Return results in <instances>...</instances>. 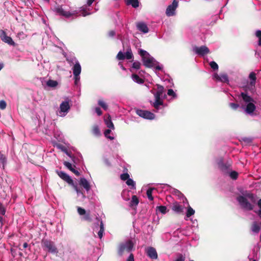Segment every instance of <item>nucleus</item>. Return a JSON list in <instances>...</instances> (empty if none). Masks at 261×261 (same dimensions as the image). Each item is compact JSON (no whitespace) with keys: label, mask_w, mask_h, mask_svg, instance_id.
<instances>
[{"label":"nucleus","mask_w":261,"mask_h":261,"mask_svg":"<svg viewBox=\"0 0 261 261\" xmlns=\"http://www.w3.org/2000/svg\"><path fill=\"white\" fill-rule=\"evenodd\" d=\"M255 36L258 39V44L259 46H261V31L257 30L255 32Z\"/></svg>","instance_id":"obj_42"},{"label":"nucleus","mask_w":261,"mask_h":261,"mask_svg":"<svg viewBox=\"0 0 261 261\" xmlns=\"http://www.w3.org/2000/svg\"><path fill=\"white\" fill-rule=\"evenodd\" d=\"M250 229L253 234H257L260 229L259 224L256 221H254L251 225Z\"/></svg>","instance_id":"obj_26"},{"label":"nucleus","mask_w":261,"mask_h":261,"mask_svg":"<svg viewBox=\"0 0 261 261\" xmlns=\"http://www.w3.org/2000/svg\"><path fill=\"white\" fill-rule=\"evenodd\" d=\"M105 124H106L107 126L109 128H110L112 129H114V128H115L113 122H112V120L111 119L110 116H109L108 117V118L105 119Z\"/></svg>","instance_id":"obj_28"},{"label":"nucleus","mask_w":261,"mask_h":261,"mask_svg":"<svg viewBox=\"0 0 261 261\" xmlns=\"http://www.w3.org/2000/svg\"><path fill=\"white\" fill-rule=\"evenodd\" d=\"M151 105L155 109L154 111L155 112H158V111L163 107L164 102L163 100L161 99H155L154 101L151 102Z\"/></svg>","instance_id":"obj_21"},{"label":"nucleus","mask_w":261,"mask_h":261,"mask_svg":"<svg viewBox=\"0 0 261 261\" xmlns=\"http://www.w3.org/2000/svg\"><path fill=\"white\" fill-rule=\"evenodd\" d=\"M184 206L180 205L178 202L173 203L172 210L177 214H180L183 212Z\"/></svg>","instance_id":"obj_23"},{"label":"nucleus","mask_w":261,"mask_h":261,"mask_svg":"<svg viewBox=\"0 0 261 261\" xmlns=\"http://www.w3.org/2000/svg\"><path fill=\"white\" fill-rule=\"evenodd\" d=\"M141 63L139 62H134L132 65V68L136 69H139L140 68Z\"/></svg>","instance_id":"obj_49"},{"label":"nucleus","mask_w":261,"mask_h":261,"mask_svg":"<svg viewBox=\"0 0 261 261\" xmlns=\"http://www.w3.org/2000/svg\"><path fill=\"white\" fill-rule=\"evenodd\" d=\"M72 172L73 173H74L76 176H79L80 175V172L75 170V169H73V170L72 171Z\"/></svg>","instance_id":"obj_59"},{"label":"nucleus","mask_w":261,"mask_h":261,"mask_svg":"<svg viewBox=\"0 0 261 261\" xmlns=\"http://www.w3.org/2000/svg\"><path fill=\"white\" fill-rule=\"evenodd\" d=\"M132 79L134 82L137 83L139 84H143V83H144V82L143 79L140 78L139 76V75H138L136 74H133L132 75Z\"/></svg>","instance_id":"obj_27"},{"label":"nucleus","mask_w":261,"mask_h":261,"mask_svg":"<svg viewBox=\"0 0 261 261\" xmlns=\"http://www.w3.org/2000/svg\"><path fill=\"white\" fill-rule=\"evenodd\" d=\"M134 243L132 240H127L125 242L122 243L119 247V254L122 255L124 251L130 252L134 247Z\"/></svg>","instance_id":"obj_9"},{"label":"nucleus","mask_w":261,"mask_h":261,"mask_svg":"<svg viewBox=\"0 0 261 261\" xmlns=\"http://www.w3.org/2000/svg\"><path fill=\"white\" fill-rule=\"evenodd\" d=\"M139 54L142 57L143 64L145 67L149 68L154 67L157 70H161L163 68V66L160 65L159 62L146 50L140 49L139 50Z\"/></svg>","instance_id":"obj_2"},{"label":"nucleus","mask_w":261,"mask_h":261,"mask_svg":"<svg viewBox=\"0 0 261 261\" xmlns=\"http://www.w3.org/2000/svg\"><path fill=\"white\" fill-rule=\"evenodd\" d=\"M0 38L3 42L9 45L13 46L15 45V42L10 37L7 36L6 32L4 30H0Z\"/></svg>","instance_id":"obj_15"},{"label":"nucleus","mask_w":261,"mask_h":261,"mask_svg":"<svg viewBox=\"0 0 261 261\" xmlns=\"http://www.w3.org/2000/svg\"><path fill=\"white\" fill-rule=\"evenodd\" d=\"M119 65L120 66V67L121 68V69L123 70H125V68L123 66V65L120 64V63H119Z\"/></svg>","instance_id":"obj_64"},{"label":"nucleus","mask_w":261,"mask_h":261,"mask_svg":"<svg viewBox=\"0 0 261 261\" xmlns=\"http://www.w3.org/2000/svg\"><path fill=\"white\" fill-rule=\"evenodd\" d=\"M46 85L50 88H55L58 85V83L57 81H54L52 80H48L46 83Z\"/></svg>","instance_id":"obj_30"},{"label":"nucleus","mask_w":261,"mask_h":261,"mask_svg":"<svg viewBox=\"0 0 261 261\" xmlns=\"http://www.w3.org/2000/svg\"><path fill=\"white\" fill-rule=\"evenodd\" d=\"M136 113L139 116L146 119L152 120L155 118V115L148 111L139 110H136Z\"/></svg>","instance_id":"obj_13"},{"label":"nucleus","mask_w":261,"mask_h":261,"mask_svg":"<svg viewBox=\"0 0 261 261\" xmlns=\"http://www.w3.org/2000/svg\"><path fill=\"white\" fill-rule=\"evenodd\" d=\"M167 208L166 206L161 205L156 206V212L157 213L159 212L162 214H165L167 212Z\"/></svg>","instance_id":"obj_29"},{"label":"nucleus","mask_w":261,"mask_h":261,"mask_svg":"<svg viewBox=\"0 0 261 261\" xmlns=\"http://www.w3.org/2000/svg\"><path fill=\"white\" fill-rule=\"evenodd\" d=\"M260 246V245L257 243L255 246L253 250V255H250L248 257L250 260L253 259L252 261H257L258 258L259 256V249Z\"/></svg>","instance_id":"obj_16"},{"label":"nucleus","mask_w":261,"mask_h":261,"mask_svg":"<svg viewBox=\"0 0 261 261\" xmlns=\"http://www.w3.org/2000/svg\"><path fill=\"white\" fill-rule=\"evenodd\" d=\"M249 77L250 80V82L248 85V88L250 91L253 92L254 91L255 85L256 82V74L254 72H252L249 74Z\"/></svg>","instance_id":"obj_18"},{"label":"nucleus","mask_w":261,"mask_h":261,"mask_svg":"<svg viewBox=\"0 0 261 261\" xmlns=\"http://www.w3.org/2000/svg\"><path fill=\"white\" fill-rule=\"evenodd\" d=\"M210 66L213 70H218V65L215 61H212L210 63Z\"/></svg>","instance_id":"obj_45"},{"label":"nucleus","mask_w":261,"mask_h":261,"mask_svg":"<svg viewBox=\"0 0 261 261\" xmlns=\"http://www.w3.org/2000/svg\"><path fill=\"white\" fill-rule=\"evenodd\" d=\"M7 106V103L5 101L2 100L0 101V109L4 110Z\"/></svg>","instance_id":"obj_51"},{"label":"nucleus","mask_w":261,"mask_h":261,"mask_svg":"<svg viewBox=\"0 0 261 261\" xmlns=\"http://www.w3.org/2000/svg\"><path fill=\"white\" fill-rule=\"evenodd\" d=\"M124 55L125 58L128 60H130L133 58V55L130 49H127Z\"/></svg>","instance_id":"obj_39"},{"label":"nucleus","mask_w":261,"mask_h":261,"mask_svg":"<svg viewBox=\"0 0 261 261\" xmlns=\"http://www.w3.org/2000/svg\"><path fill=\"white\" fill-rule=\"evenodd\" d=\"M111 132V130L110 128L106 129L104 132V135L107 138L110 139V140H113L114 139V137L109 135Z\"/></svg>","instance_id":"obj_35"},{"label":"nucleus","mask_w":261,"mask_h":261,"mask_svg":"<svg viewBox=\"0 0 261 261\" xmlns=\"http://www.w3.org/2000/svg\"><path fill=\"white\" fill-rule=\"evenodd\" d=\"M2 159L3 160V163L4 164L6 162V159L5 158H3V156H2Z\"/></svg>","instance_id":"obj_63"},{"label":"nucleus","mask_w":261,"mask_h":261,"mask_svg":"<svg viewBox=\"0 0 261 261\" xmlns=\"http://www.w3.org/2000/svg\"><path fill=\"white\" fill-rule=\"evenodd\" d=\"M120 178L122 180H127L129 178V175L127 173H123L121 175Z\"/></svg>","instance_id":"obj_48"},{"label":"nucleus","mask_w":261,"mask_h":261,"mask_svg":"<svg viewBox=\"0 0 261 261\" xmlns=\"http://www.w3.org/2000/svg\"><path fill=\"white\" fill-rule=\"evenodd\" d=\"M69 62H73L74 65L72 68L73 74V79L74 80V84L75 85H78L80 81V74L81 73V66L79 62L75 58H72L71 60L67 59Z\"/></svg>","instance_id":"obj_5"},{"label":"nucleus","mask_w":261,"mask_h":261,"mask_svg":"<svg viewBox=\"0 0 261 261\" xmlns=\"http://www.w3.org/2000/svg\"><path fill=\"white\" fill-rule=\"evenodd\" d=\"M95 0H87L86 4L80 7L79 10L74 9L65 5L58 6L55 8V11L59 15L65 17L66 18L74 19L78 16L80 12H82L81 15L86 16L92 14L88 12L90 11V7Z\"/></svg>","instance_id":"obj_1"},{"label":"nucleus","mask_w":261,"mask_h":261,"mask_svg":"<svg viewBox=\"0 0 261 261\" xmlns=\"http://www.w3.org/2000/svg\"><path fill=\"white\" fill-rule=\"evenodd\" d=\"M155 190V188H149L146 192V194L147 196V197L149 200L150 201H152L153 200V197L152 195L153 191Z\"/></svg>","instance_id":"obj_31"},{"label":"nucleus","mask_w":261,"mask_h":261,"mask_svg":"<svg viewBox=\"0 0 261 261\" xmlns=\"http://www.w3.org/2000/svg\"><path fill=\"white\" fill-rule=\"evenodd\" d=\"M58 146L59 148H60L62 151H63L65 153L66 151H67V149H66V148L65 146H64L63 145H59Z\"/></svg>","instance_id":"obj_54"},{"label":"nucleus","mask_w":261,"mask_h":261,"mask_svg":"<svg viewBox=\"0 0 261 261\" xmlns=\"http://www.w3.org/2000/svg\"><path fill=\"white\" fill-rule=\"evenodd\" d=\"M128 193V192H127H127L123 191V192H122V197H123V198L125 200H126V201H127V200H129V198H125V197H124V195H125V193Z\"/></svg>","instance_id":"obj_58"},{"label":"nucleus","mask_w":261,"mask_h":261,"mask_svg":"<svg viewBox=\"0 0 261 261\" xmlns=\"http://www.w3.org/2000/svg\"><path fill=\"white\" fill-rule=\"evenodd\" d=\"M216 163L218 168L224 173H227L230 167V164L228 162L224 163L223 159L220 158L216 160Z\"/></svg>","instance_id":"obj_12"},{"label":"nucleus","mask_w":261,"mask_h":261,"mask_svg":"<svg viewBox=\"0 0 261 261\" xmlns=\"http://www.w3.org/2000/svg\"><path fill=\"white\" fill-rule=\"evenodd\" d=\"M92 133L96 136L100 135V132L98 125H94L92 129Z\"/></svg>","instance_id":"obj_34"},{"label":"nucleus","mask_w":261,"mask_h":261,"mask_svg":"<svg viewBox=\"0 0 261 261\" xmlns=\"http://www.w3.org/2000/svg\"><path fill=\"white\" fill-rule=\"evenodd\" d=\"M77 211L79 215L82 217L81 219L83 220L91 222L92 218L90 211H86L84 208L77 206Z\"/></svg>","instance_id":"obj_10"},{"label":"nucleus","mask_w":261,"mask_h":261,"mask_svg":"<svg viewBox=\"0 0 261 261\" xmlns=\"http://www.w3.org/2000/svg\"><path fill=\"white\" fill-rule=\"evenodd\" d=\"M79 184L81 186L88 192L91 189V186L89 182L84 177H81L79 180Z\"/></svg>","instance_id":"obj_20"},{"label":"nucleus","mask_w":261,"mask_h":261,"mask_svg":"<svg viewBox=\"0 0 261 261\" xmlns=\"http://www.w3.org/2000/svg\"><path fill=\"white\" fill-rule=\"evenodd\" d=\"M139 203V200L137 197L135 195H133L132 197L130 204L132 205H137Z\"/></svg>","instance_id":"obj_40"},{"label":"nucleus","mask_w":261,"mask_h":261,"mask_svg":"<svg viewBox=\"0 0 261 261\" xmlns=\"http://www.w3.org/2000/svg\"><path fill=\"white\" fill-rule=\"evenodd\" d=\"M239 97H241L246 104L254 101L253 99L246 92H241Z\"/></svg>","instance_id":"obj_24"},{"label":"nucleus","mask_w":261,"mask_h":261,"mask_svg":"<svg viewBox=\"0 0 261 261\" xmlns=\"http://www.w3.org/2000/svg\"><path fill=\"white\" fill-rule=\"evenodd\" d=\"M178 6V2L173 0L172 3L169 5L166 10V14L167 16H172L175 15V11Z\"/></svg>","instance_id":"obj_11"},{"label":"nucleus","mask_w":261,"mask_h":261,"mask_svg":"<svg viewBox=\"0 0 261 261\" xmlns=\"http://www.w3.org/2000/svg\"><path fill=\"white\" fill-rule=\"evenodd\" d=\"M95 112L97 113L98 116H100L102 114V112L100 109L98 107H97L95 109Z\"/></svg>","instance_id":"obj_53"},{"label":"nucleus","mask_w":261,"mask_h":261,"mask_svg":"<svg viewBox=\"0 0 261 261\" xmlns=\"http://www.w3.org/2000/svg\"><path fill=\"white\" fill-rule=\"evenodd\" d=\"M41 246L44 250L47 251L49 253L52 254H57L58 253V249L55 243L50 240H42Z\"/></svg>","instance_id":"obj_6"},{"label":"nucleus","mask_w":261,"mask_h":261,"mask_svg":"<svg viewBox=\"0 0 261 261\" xmlns=\"http://www.w3.org/2000/svg\"><path fill=\"white\" fill-rule=\"evenodd\" d=\"M193 51L197 55L200 56H203L210 53V50L205 45L200 47L194 46L193 48Z\"/></svg>","instance_id":"obj_14"},{"label":"nucleus","mask_w":261,"mask_h":261,"mask_svg":"<svg viewBox=\"0 0 261 261\" xmlns=\"http://www.w3.org/2000/svg\"><path fill=\"white\" fill-rule=\"evenodd\" d=\"M126 184H127V186H130L131 189H136V183L132 178H129V179H128L126 181Z\"/></svg>","instance_id":"obj_33"},{"label":"nucleus","mask_w":261,"mask_h":261,"mask_svg":"<svg viewBox=\"0 0 261 261\" xmlns=\"http://www.w3.org/2000/svg\"><path fill=\"white\" fill-rule=\"evenodd\" d=\"M195 214V211L190 206L188 207L186 213V217H190Z\"/></svg>","instance_id":"obj_36"},{"label":"nucleus","mask_w":261,"mask_h":261,"mask_svg":"<svg viewBox=\"0 0 261 261\" xmlns=\"http://www.w3.org/2000/svg\"><path fill=\"white\" fill-rule=\"evenodd\" d=\"M220 75H218V74L217 73H215L214 75H213V77L214 79H216L218 81H219L220 80Z\"/></svg>","instance_id":"obj_57"},{"label":"nucleus","mask_w":261,"mask_h":261,"mask_svg":"<svg viewBox=\"0 0 261 261\" xmlns=\"http://www.w3.org/2000/svg\"><path fill=\"white\" fill-rule=\"evenodd\" d=\"M98 103L100 106L104 110H106L108 109V106L106 103L102 100H98Z\"/></svg>","instance_id":"obj_43"},{"label":"nucleus","mask_w":261,"mask_h":261,"mask_svg":"<svg viewBox=\"0 0 261 261\" xmlns=\"http://www.w3.org/2000/svg\"><path fill=\"white\" fill-rule=\"evenodd\" d=\"M253 102H249V103L247 104L246 107H242V108L244 110V112L246 114L250 115H252L253 114V112L256 109V107Z\"/></svg>","instance_id":"obj_17"},{"label":"nucleus","mask_w":261,"mask_h":261,"mask_svg":"<svg viewBox=\"0 0 261 261\" xmlns=\"http://www.w3.org/2000/svg\"><path fill=\"white\" fill-rule=\"evenodd\" d=\"M175 261H185V255L180 253L178 254Z\"/></svg>","instance_id":"obj_44"},{"label":"nucleus","mask_w":261,"mask_h":261,"mask_svg":"<svg viewBox=\"0 0 261 261\" xmlns=\"http://www.w3.org/2000/svg\"><path fill=\"white\" fill-rule=\"evenodd\" d=\"M239 204L242 208L247 211H251L254 208V204L251 203L249 200L252 203L255 202L254 196L253 194L248 193L244 196H239L237 198Z\"/></svg>","instance_id":"obj_3"},{"label":"nucleus","mask_w":261,"mask_h":261,"mask_svg":"<svg viewBox=\"0 0 261 261\" xmlns=\"http://www.w3.org/2000/svg\"><path fill=\"white\" fill-rule=\"evenodd\" d=\"M69 101L70 100L67 98L60 103L59 109L57 112V114L58 116L64 117L68 114L70 109Z\"/></svg>","instance_id":"obj_8"},{"label":"nucleus","mask_w":261,"mask_h":261,"mask_svg":"<svg viewBox=\"0 0 261 261\" xmlns=\"http://www.w3.org/2000/svg\"><path fill=\"white\" fill-rule=\"evenodd\" d=\"M64 165L66 167H67L69 170H70L71 171L73 170L74 169L71 165V163L68 162H64Z\"/></svg>","instance_id":"obj_50"},{"label":"nucleus","mask_w":261,"mask_h":261,"mask_svg":"<svg viewBox=\"0 0 261 261\" xmlns=\"http://www.w3.org/2000/svg\"><path fill=\"white\" fill-rule=\"evenodd\" d=\"M167 94L169 96H172V98L173 99L176 98L177 97L176 93L172 89H169L168 90Z\"/></svg>","instance_id":"obj_38"},{"label":"nucleus","mask_w":261,"mask_h":261,"mask_svg":"<svg viewBox=\"0 0 261 261\" xmlns=\"http://www.w3.org/2000/svg\"><path fill=\"white\" fill-rule=\"evenodd\" d=\"M117 58L119 60H123L125 59V55L122 51H120L117 55Z\"/></svg>","instance_id":"obj_46"},{"label":"nucleus","mask_w":261,"mask_h":261,"mask_svg":"<svg viewBox=\"0 0 261 261\" xmlns=\"http://www.w3.org/2000/svg\"><path fill=\"white\" fill-rule=\"evenodd\" d=\"M255 212L257 214V215L261 217V210H257V211H255Z\"/></svg>","instance_id":"obj_61"},{"label":"nucleus","mask_w":261,"mask_h":261,"mask_svg":"<svg viewBox=\"0 0 261 261\" xmlns=\"http://www.w3.org/2000/svg\"><path fill=\"white\" fill-rule=\"evenodd\" d=\"M57 173L61 179L66 181L68 184L72 185L74 190L76 192L77 197H80L82 200H84L86 198L83 189L79 187L77 185H74L73 184V180L67 174L61 171H57Z\"/></svg>","instance_id":"obj_4"},{"label":"nucleus","mask_w":261,"mask_h":261,"mask_svg":"<svg viewBox=\"0 0 261 261\" xmlns=\"http://www.w3.org/2000/svg\"><path fill=\"white\" fill-rule=\"evenodd\" d=\"M229 105V107L233 110H237L239 107V105L236 103L231 102L230 103Z\"/></svg>","instance_id":"obj_52"},{"label":"nucleus","mask_w":261,"mask_h":261,"mask_svg":"<svg viewBox=\"0 0 261 261\" xmlns=\"http://www.w3.org/2000/svg\"><path fill=\"white\" fill-rule=\"evenodd\" d=\"M229 176L232 179H236L238 176V173L236 171H232L229 172Z\"/></svg>","instance_id":"obj_41"},{"label":"nucleus","mask_w":261,"mask_h":261,"mask_svg":"<svg viewBox=\"0 0 261 261\" xmlns=\"http://www.w3.org/2000/svg\"><path fill=\"white\" fill-rule=\"evenodd\" d=\"M136 27L137 29L144 34L147 33L149 29L147 24L144 22H139L137 23Z\"/></svg>","instance_id":"obj_22"},{"label":"nucleus","mask_w":261,"mask_h":261,"mask_svg":"<svg viewBox=\"0 0 261 261\" xmlns=\"http://www.w3.org/2000/svg\"><path fill=\"white\" fill-rule=\"evenodd\" d=\"M219 81L228 83L229 82L228 76L226 74H220Z\"/></svg>","instance_id":"obj_37"},{"label":"nucleus","mask_w":261,"mask_h":261,"mask_svg":"<svg viewBox=\"0 0 261 261\" xmlns=\"http://www.w3.org/2000/svg\"><path fill=\"white\" fill-rule=\"evenodd\" d=\"M115 35V32L114 31H111L109 32V36L110 37H113Z\"/></svg>","instance_id":"obj_56"},{"label":"nucleus","mask_w":261,"mask_h":261,"mask_svg":"<svg viewBox=\"0 0 261 261\" xmlns=\"http://www.w3.org/2000/svg\"><path fill=\"white\" fill-rule=\"evenodd\" d=\"M127 5H131L134 8H137L139 7L138 0H126Z\"/></svg>","instance_id":"obj_32"},{"label":"nucleus","mask_w":261,"mask_h":261,"mask_svg":"<svg viewBox=\"0 0 261 261\" xmlns=\"http://www.w3.org/2000/svg\"><path fill=\"white\" fill-rule=\"evenodd\" d=\"M257 204L259 208V210H261V199H259L257 201Z\"/></svg>","instance_id":"obj_60"},{"label":"nucleus","mask_w":261,"mask_h":261,"mask_svg":"<svg viewBox=\"0 0 261 261\" xmlns=\"http://www.w3.org/2000/svg\"><path fill=\"white\" fill-rule=\"evenodd\" d=\"M93 233H97L98 237L101 239L105 231L104 224L101 219L96 218V222L94 223L93 227Z\"/></svg>","instance_id":"obj_7"},{"label":"nucleus","mask_w":261,"mask_h":261,"mask_svg":"<svg viewBox=\"0 0 261 261\" xmlns=\"http://www.w3.org/2000/svg\"><path fill=\"white\" fill-rule=\"evenodd\" d=\"M28 243H27V242H25V243H23V247L24 248H27V247H28Z\"/></svg>","instance_id":"obj_62"},{"label":"nucleus","mask_w":261,"mask_h":261,"mask_svg":"<svg viewBox=\"0 0 261 261\" xmlns=\"http://www.w3.org/2000/svg\"><path fill=\"white\" fill-rule=\"evenodd\" d=\"M173 193L180 198L184 197L183 194L178 190L173 189Z\"/></svg>","instance_id":"obj_47"},{"label":"nucleus","mask_w":261,"mask_h":261,"mask_svg":"<svg viewBox=\"0 0 261 261\" xmlns=\"http://www.w3.org/2000/svg\"><path fill=\"white\" fill-rule=\"evenodd\" d=\"M157 88L158 90L155 93H154V96L155 99H161V96L163 95V93L164 92V88L163 86L160 85H157Z\"/></svg>","instance_id":"obj_25"},{"label":"nucleus","mask_w":261,"mask_h":261,"mask_svg":"<svg viewBox=\"0 0 261 261\" xmlns=\"http://www.w3.org/2000/svg\"><path fill=\"white\" fill-rule=\"evenodd\" d=\"M147 256L152 259H156L158 258V253L155 248L149 247L146 249Z\"/></svg>","instance_id":"obj_19"},{"label":"nucleus","mask_w":261,"mask_h":261,"mask_svg":"<svg viewBox=\"0 0 261 261\" xmlns=\"http://www.w3.org/2000/svg\"><path fill=\"white\" fill-rule=\"evenodd\" d=\"M126 261H134V255L133 254H130L127 259Z\"/></svg>","instance_id":"obj_55"}]
</instances>
